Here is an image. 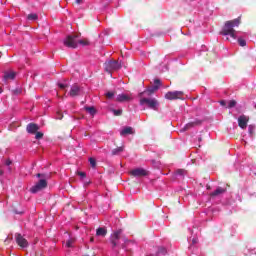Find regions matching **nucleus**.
<instances>
[{
    "mask_svg": "<svg viewBox=\"0 0 256 256\" xmlns=\"http://www.w3.org/2000/svg\"><path fill=\"white\" fill-rule=\"evenodd\" d=\"M36 177H38V178H41V179H42V173H38V174H36Z\"/></svg>",
    "mask_w": 256,
    "mask_h": 256,
    "instance_id": "ea45409f",
    "label": "nucleus"
},
{
    "mask_svg": "<svg viewBox=\"0 0 256 256\" xmlns=\"http://www.w3.org/2000/svg\"><path fill=\"white\" fill-rule=\"evenodd\" d=\"M51 179V173H42V179H40L34 186L30 188L32 193H39L47 187V180Z\"/></svg>",
    "mask_w": 256,
    "mask_h": 256,
    "instance_id": "f03ea898",
    "label": "nucleus"
},
{
    "mask_svg": "<svg viewBox=\"0 0 256 256\" xmlns=\"http://www.w3.org/2000/svg\"><path fill=\"white\" fill-rule=\"evenodd\" d=\"M96 236L97 237H106L107 236V228H105V227L97 228Z\"/></svg>",
    "mask_w": 256,
    "mask_h": 256,
    "instance_id": "a211bd4d",
    "label": "nucleus"
},
{
    "mask_svg": "<svg viewBox=\"0 0 256 256\" xmlns=\"http://www.w3.org/2000/svg\"><path fill=\"white\" fill-rule=\"evenodd\" d=\"M133 133V127L127 126L120 132V135H133Z\"/></svg>",
    "mask_w": 256,
    "mask_h": 256,
    "instance_id": "6ab92c4d",
    "label": "nucleus"
},
{
    "mask_svg": "<svg viewBox=\"0 0 256 256\" xmlns=\"http://www.w3.org/2000/svg\"><path fill=\"white\" fill-rule=\"evenodd\" d=\"M160 253H165V249L162 248V249L160 250Z\"/></svg>",
    "mask_w": 256,
    "mask_h": 256,
    "instance_id": "79ce46f5",
    "label": "nucleus"
},
{
    "mask_svg": "<svg viewBox=\"0 0 256 256\" xmlns=\"http://www.w3.org/2000/svg\"><path fill=\"white\" fill-rule=\"evenodd\" d=\"M79 37H81V34L68 35L63 41L65 47H68L69 49H77L79 45Z\"/></svg>",
    "mask_w": 256,
    "mask_h": 256,
    "instance_id": "7ed1b4c3",
    "label": "nucleus"
},
{
    "mask_svg": "<svg viewBox=\"0 0 256 256\" xmlns=\"http://www.w3.org/2000/svg\"><path fill=\"white\" fill-rule=\"evenodd\" d=\"M248 131L250 133V135H253L254 131H255V127H253L252 125L249 126Z\"/></svg>",
    "mask_w": 256,
    "mask_h": 256,
    "instance_id": "473e14b6",
    "label": "nucleus"
},
{
    "mask_svg": "<svg viewBox=\"0 0 256 256\" xmlns=\"http://www.w3.org/2000/svg\"><path fill=\"white\" fill-rule=\"evenodd\" d=\"M58 119H63V114H61L60 112H58Z\"/></svg>",
    "mask_w": 256,
    "mask_h": 256,
    "instance_id": "58836bf2",
    "label": "nucleus"
},
{
    "mask_svg": "<svg viewBox=\"0 0 256 256\" xmlns=\"http://www.w3.org/2000/svg\"><path fill=\"white\" fill-rule=\"evenodd\" d=\"M122 249H125V245H122Z\"/></svg>",
    "mask_w": 256,
    "mask_h": 256,
    "instance_id": "a18cd8bd",
    "label": "nucleus"
},
{
    "mask_svg": "<svg viewBox=\"0 0 256 256\" xmlns=\"http://www.w3.org/2000/svg\"><path fill=\"white\" fill-rule=\"evenodd\" d=\"M89 163L91 167H97V160L95 158H89Z\"/></svg>",
    "mask_w": 256,
    "mask_h": 256,
    "instance_id": "cd10ccee",
    "label": "nucleus"
},
{
    "mask_svg": "<svg viewBox=\"0 0 256 256\" xmlns=\"http://www.w3.org/2000/svg\"><path fill=\"white\" fill-rule=\"evenodd\" d=\"M106 97L107 99H113V97H115V92H107Z\"/></svg>",
    "mask_w": 256,
    "mask_h": 256,
    "instance_id": "c756f323",
    "label": "nucleus"
},
{
    "mask_svg": "<svg viewBox=\"0 0 256 256\" xmlns=\"http://www.w3.org/2000/svg\"><path fill=\"white\" fill-rule=\"evenodd\" d=\"M27 133H30L31 135H35L39 131V125L35 123H29L26 127Z\"/></svg>",
    "mask_w": 256,
    "mask_h": 256,
    "instance_id": "ddd939ff",
    "label": "nucleus"
},
{
    "mask_svg": "<svg viewBox=\"0 0 256 256\" xmlns=\"http://www.w3.org/2000/svg\"><path fill=\"white\" fill-rule=\"evenodd\" d=\"M238 43H239L240 47H245V45H247V41H245V39H243V38H239Z\"/></svg>",
    "mask_w": 256,
    "mask_h": 256,
    "instance_id": "bb28decb",
    "label": "nucleus"
},
{
    "mask_svg": "<svg viewBox=\"0 0 256 256\" xmlns=\"http://www.w3.org/2000/svg\"><path fill=\"white\" fill-rule=\"evenodd\" d=\"M112 113H114L115 117H120V115H123V110H121V109H118V110L112 109Z\"/></svg>",
    "mask_w": 256,
    "mask_h": 256,
    "instance_id": "b1692460",
    "label": "nucleus"
},
{
    "mask_svg": "<svg viewBox=\"0 0 256 256\" xmlns=\"http://www.w3.org/2000/svg\"><path fill=\"white\" fill-rule=\"evenodd\" d=\"M122 233H123V230L119 229L111 234L110 243H111L113 249H115V247H117V245H119V240L121 239Z\"/></svg>",
    "mask_w": 256,
    "mask_h": 256,
    "instance_id": "0eeeda50",
    "label": "nucleus"
},
{
    "mask_svg": "<svg viewBox=\"0 0 256 256\" xmlns=\"http://www.w3.org/2000/svg\"><path fill=\"white\" fill-rule=\"evenodd\" d=\"M130 175H132V177H147V175H149V171L143 168H136L130 171Z\"/></svg>",
    "mask_w": 256,
    "mask_h": 256,
    "instance_id": "6e6552de",
    "label": "nucleus"
},
{
    "mask_svg": "<svg viewBox=\"0 0 256 256\" xmlns=\"http://www.w3.org/2000/svg\"><path fill=\"white\" fill-rule=\"evenodd\" d=\"M140 105H146L148 109H152L153 111H157V107H159V101L155 98H141Z\"/></svg>",
    "mask_w": 256,
    "mask_h": 256,
    "instance_id": "20e7f679",
    "label": "nucleus"
},
{
    "mask_svg": "<svg viewBox=\"0 0 256 256\" xmlns=\"http://www.w3.org/2000/svg\"><path fill=\"white\" fill-rule=\"evenodd\" d=\"M17 76V73H15V71H5L4 72V81H13V79H15V77Z\"/></svg>",
    "mask_w": 256,
    "mask_h": 256,
    "instance_id": "dca6fc26",
    "label": "nucleus"
},
{
    "mask_svg": "<svg viewBox=\"0 0 256 256\" xmlns=\"http://www.w3.org/2000/svg\"><path fill=\"white\" fill-rule=\"evenodd\" d=\"M133 100V97L129 94H119L116 98V101L118 103H127L129 101H132Z\"/></svg>",
    "mask_w": 256,
    "mask_h": 256,
    "instance_id": "f8f14e48",
    "label": "nucleus"
},
{
    "mask_svg": "<svg viewBox=\"0 0 256 256\" xmlns=\"http://www.w3.org/2000/svg\"><path fill=\"white\" fill-rule=\"evenodd\" d=\"M227 189L218 187L214 192L210 194V197H219V195H223L226 193Z\"/></svg>",
    "mask_w": 256,
    "mask_h": 256,
    "instance_id": "f3484780",
    "label": "nucleus"
},
{
    "mask_svg": "<svg viewBox=\"0 0 256 256\" xmlns=\"http://www.w3.org/2000/svg\"><path fill=\"white\" fill-rule=\"evenodd\" d=\"M198 141H203V139L201 137L198 138Z\"/></svg>",
    "mask_w": 256,
    "mask_h": 256,
    "instance_id": "37998d69",
    "label": "nucleus"
},
{
    "mask_svg": "<svg viewBox=\"0 0 256 256\" xmlns=\"http://www.w3.org/2000/svg\"><path fill=\"white\" fill-rule=\"evenodd\" d=\"M183 91H169L165 94V99L168 101H175L177 99H183Z\"/></svg>",
    "mask_w": 256,
    "mask_h": 256,
    "instance_id": "423d86ee",
    "label": "nucleus"
},
{
    "mask_svg": "<svg viewBox=\"0 0 256 256\" xmlns=\"http://www.w3.org/2000/svg\"><path fill=\"white\" fill-rule=\"evenodd\" d=\"M237 105V101L235 100H230L228 103V109H233Z\"/></svg>",
    "mask_w": 256,
    "mask_h": 256,
    "instance_id": "a878e982",
    "label": "nucleus"
},
{
    "mask_svg": "<svg viewBox=\"0 0 256 256\" xmlns=\"http://www.w3.org/2000/svg\"><path fill=\"white\" fill-rule=\"evenodd\" d=\"M154 87H158V90H159V87H161V80L160 79H155L154 80Z\"/></svg>",
    "mask_w": 256,
    "mask_h": 256,
    "instance_id": "c85d7f7f",
    "label": "nucleus"
},
{
    "mask_svg": "<svg viewBox=\"0 0 256 256\" xmlns=\"http://www.w3.org/2000/svg\"><path fill=\"white\" fill-rule=\"evenodd\" d=\"M68 95L70 97H79V95H81V88L79 87V85L77 84L72 85Z\"/></svg>",
    "mask_w": 256,
    "mask_h": 256,
    "instance_id": "9d476101",
    "label": "nucleus"
},
{
    "mask_svg": "<svg viewBox=\"0 0 256 256\" xmlns=\"http://www.w3.org/2000/svg\"><path fill=\"white\" fill-rule=\"evenodd\" d=\"M241 25V18L238 17L234 20L226 21L220 35H229L232 39H237V31H235V27H239Z\"/></svg>",
    "mask_w": 256,
    "mask_h": 256,
    "instance_id": "f257e3e1",
    "label": "nucleus"
},
{
    "mask_svg": "<svg viewBox=\"0 0 256 256\" xmlns=\"http://www.w3.org/2000/svg\"><path fill=\"white\" fill-rule=\"evenodd\" d=\"M16 243L22 249L29 247V242H27V239H25L21 234H16Z\"/></svg>",
    "mask_w": 256,
    "mask_h": 256,
    "instance_id": "1a4fd4ad",
    "label": "nucleus"
},
{
    "mask_svg": "<svg viewBox=\"0 0 256 256\" xmlns=\"http://www.w3.org/2000/svg\"><path fill=\"white\" fill-rule=\"evenodd\" d=\"M38 18H39V16H37V14H29L27 16L28 21H37Z\"/></svg>",
    "mask_w": 256,
    "mask_h": 256,
    "instance_id": "5701e85b",
    "label": "nucleus"
},
{
    "mask_svg": "<svg viewBox=\"0 0 256 256\" xmlns=\"http://www.w3.org/2000/svg\"><path fill=\"white\" fill-rule=\"evenodd\" d=\"M11 163H12L11 160L8 159V160H6L5 165L9 166V165H11Z\"/></svg>",
    "mask_w": 256,
    "mask_h": 256,
    "instance_id": "e433bc0d",
    "label": "nucleus"
},
{
    "mask_svg": "<svg viewBox=\"0 0 256 256\" xmlns=\"http://www.w3.org/2000/svg\"><path fill=\"white\" fill-rule=\"evenodd\" d=\"M176 175H185V170L184 169H178L176 171Z\"/></svg>",
    "mask_w": 256,
    "mask_h": 256,
    "instance_id": "2f4dec72",
    "label": "nucleus"
},
{
    "mask_svg": "<svg viewBox=\"0 0 256 256\" xmlns=\"http://www.w3.org/2000/svg\"><path fill=\"white\" fill-rule=\"evenodd\" d=\"M35 139H43V132H36L35 133Z\"/></svg>",
    "mask_w": 256,
    "mask_h": 256,
    "instance_id": "7c9ffc66",
    "label": "nucleus"
},
{
    "mask_svg": "<svg viewBox=\"0 0 256 256\" xmlns=\"http://www.w3.org/2000/svg\"><path fill=\"white\" fill-rule=\"evenodd\" d=\"M0 175H3V170H0Z\"/></svg>",
    "mask_w": 256,
    "mask_h": 256,
    "instance_id": "c03bdc74",
    "label": "nucleus"
},
{
    "mask_svg": "<svg viewBox=\"0 0 256 256\" xmlns=\"http://www.w3.org/2000/svg\"><path fill=\"white\" fill-rule=\"evenodd\" d=\"M155 91H159L158 86H152L151 88L146 89L144 92H141L140 97H142V95H146V97H151V95H153Z\"/></svg>",
    "mask_w": 256,
    "mask_h": 256,
    "instance_id": "2eb2a0df",
    "label": "nucleus"
},
{
    "mask_svg": "<svg viewBox=\"0 0 256 256\" xmlns=\"http://www.w3.org/2000/svg\"><path fill=\"white\" fill-rule=\"evenodd\" d=\"M78 175L80 177H87V174H85V172H78Z\"/></svg>",
    "mask_w": 256,
    "mask_h": 256,
    "instance_id": "c9c22d12",
    "label": "nucleus"
},
{
    "mask_svg": "<svg viewBox=\"0 0 256 256\" xmlns=\"http://www.w3.org/2000/svg\"><path fill=\"white\" fill-rule=\"evenodd\" d=\"M77 5H81L83 3V0H76Z\"/></svg>",
    "mask_w": 256,
    "mask_h": 256,
    "instance_id": "4c0bfd02",
    "label": "nucleus"
},
{
    "mask_svg": "<svg viewBox=\"0 0 256 256\" xmlns=\"http://www.w3.org/2000/svg\"><path fill=\"white\" fill-rule=\"evenodd\" d=\"M58 87H60V89H67V84L59 83Z\"/></svg>",
    "mask_w": 256,
    "mask_h": 256,
    "instance_id": "72a5a7b5",
    "label": "nucleus"
},
{
    "mask_svg": "<svg viewBox=\"0 0 256 256\" xmlns=\"http://www.w3.org/2000/svg\"><path fill=\"white\" fill-rule=\"evenodd\" d=\"M124 150H125V147L120 146L118 148L113 149L111 152V155H113V156L119 155V153H123Z\"/></svg>",
    "mask_w": 256,
    "mask_h": 256,
    "instance_id": "aec40b11",
    "label": "nucleus"
},
{
    "mask_svg": "<svg viewBox=\"0 0 256 256\" xmlns=\"http://www.w3.org/2000/svg\"><path fill=\"white\" fill-rule=\"evenodd\" d=\"M247 123H249V116L241 115L238 118V126L240 129H247Z\"/></svg>",
    "mask_w": 256,
    "mask_h": 256,
    "instance_id": "9b49d317",
    "label": "nucleus"
},
{
    "mask_svg": "<svg viewBox=\"0 0 256 256\" xmlns=\"http://www.w3.org/2000/svg\"><path fill=\"white\" fill-rule=\"evenodd\" d=\"M90 241H91V243H93L94 241H95V238H90Z\"/></svg>",
    "mask_w": 256,
    "mask_h": 256,
    "instance_id": "a19ab883",
    "label": "nucleus"
},
{
    "mask_svg": "<svg viewBox=\"0 0 256 256\" xmlns=\"http://www.w3.org/2000/svg\"><path fill=\"white\" fill-rule=\"evenodd\" d=\"M85 111H87L90 115H95V113H97V110H95V107L93 106L85 107Z\"/></svg>",
    "mask_w": 256,
    "mask_h": 256,
    "instance_id": "4be33fe9",
    "label": "nucleus"
},
{
    "mask_svg": "<svg viewBox=\"0 0 256 256\" xmlns=\"http://www.w3.org/2000/svg\"><path fill=\"white\" fill-rule=\"evenodd\" d=\"M193 243H197V241H196V240H193Z\"/></svg>",
    "mask_w": 256,
    "mask_h": 256,
    "instance_id": "49530a36",
    "label": "nucleus"
},
{
    "mask_svg": "<svg viewBox=\"0 0 256 256\" xmlns=\"http://www.w3.org/2000/svg\"><path fill=\"white\" fill-rule=\"evenodd\" d=\"M220 105H221L222 107H225V105H227V102H226L225 100H221V101H220Z\"/></svg>",
    "mask_w": 256,
    "mask_h": 256,
    "instance_id": "f704fd0d",
    "label": "nucleus"
},
{
    "mask_svg": "<svg viewBox=\"0 0 256 256\" xmlns=\"http://www.w3.org/2000/svg\"><path fill=\"white\" fill-rule=\"evenodd\" d=\"M78 45H82V47H87L91 45V42H89V39L84 38L82 40H78Z\"/></svg>",
    "mask_w": 256,
    "mask_h": 256,
    "instance_id": "412c9836",
    "label": "nucleus"
},
{
    "mask_svg": "<svg viewBox=\"0 0 256 256\" xmlns=\"http://www.w3.org/2000/svg\"><path fill=\"white\" fill-rule=\"evenodd\" d=\"M73 243H75V239L70 238L69 240L66 241V247L68 248L73 247Z\"/></svg>",
    "mask_w": 256,
    "mask_h": 256,
    "instance_id": "393cba45",
    "label": "nucleus"
},
{
    "mask_svg": "<svg viewBox=\"0 0 256 256\" xmlns=\"http://www.w3.org/2000/svg\"><path fill=\"white\" fill-rule=\"evenodd\" d=\"M201 123H202L201 120H195L193 122H189L184 126L182 131H189V129H193V127H198V125H201Z\"/></svg>",
    "mask_w": 256,
    "mask_h": 256,
    "instance_id": "4468645a",
    "label": "nucleus"
},
{
    "mask_svg": "<svg viewBox=\"0 0 256 256\" xmlns=\"http://www.w3.org/2000/svg\"><path fill=\"white\" fill-rule=\"evenodd\" d=\"M104 69L111 75L113 71H119L121 69V63L117 60H110L104 63Z\"/></svg>",
    "mask_w": 256,
    "mask_h": 256,
    "instance_id": "39448f33",
    "label": "nucleus"
}]
</instances>
